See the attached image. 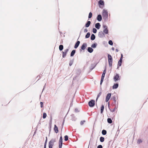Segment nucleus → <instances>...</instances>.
<instances>
[{"label": "nucleus", "mask_w": 148, "mask_h": 148, "mask_svg": "<svg viewBox=\"0 0 148 148\" xmlns=\"http://www.w3.org/2000/svg\"><path fill=\"white\" fill-rule=\"evenodd\" d=\"M103 33L104 34H107L108 33V29H104L103 30Z\"/></svg>", "instance_id": "nucleus-24"}, {"label": "nucleus", "mask_w": 148, "mask_h": 148, "mask_svg": "<svg viewBox=\"0 0 148 148\" xmlns=\"http://www.w3.org/2000/svg\"><path fill=\"white\" fill-rule=\"evenodd\" d=\"M106 73V68H105V70L103 71V73L101 77H104Z\"/></svg>", "instance_id": "nucleus-25"}, {"label": "nucleus", "mask_w": 148, "mask_h": 148, "mask_svg": "<svg viewBox=\"0 0 148 148\" xmlns=\"http://www.w3.org/2000/svg\"><path fill=\"white\" fill-rule=\"evenodd\" d=\"M56 139L55 138L51 139L49 142V148H52L54 145V143L56 142Z\"/></svg>", "instance_id": "nucleus-3"}, {"label": "nucleus", "mask_w": 148, "mask_h": 148, "mask_svg": "<svg viewBox=\"0 0 148 148\" xmlns=\"http://www.w3.org/2000/svg\"><path fill=\"white\" fill-rule=\"evenodd\" d=\"M64 138H65L64 140L65 141H67V140H68V136L67 135H65L64 136Z\"/></svg>", "instance_id": "nucleus-40"}, {"label": "nucleus", "mask_w": 148, "mask_h": 148, "mask_svg": "<svg viewBox=\"0 0 148 148\" xmlns=\"http://www.w3.org/2000/svg\"><path fill=\"white\" fill-rule=\"evenodd\" d=\"M143 142L142 140L141 139H138L137 141V143L138 144H139L140 143H142Z\"/></svg>", "instance_id": "nucleus-33"}, {"label": "nucleus", "mask_w": 148, "mask_h": 148, "mask_svg": "<svg viewBox=\"0 0 148 148\" xmlns=\"http://www.w3.org/2000/svg\"><path fill=\"white\" fill-rule=\"evenodd\" d=\"M120 79L119 75L118 74H116V75L114 77V79L115 82H116L118 80H120Z\"/></svg>", "instance_id": "nucleus-7"}, {"label": "nucleus", "mask_w": 148, "mask_h": 148, "mask_svg": "<svg viewBox=\"0 0 148 148\" xmlns=\"http://www.w3.org/2000/svg\"><path fill=\"white\" fill-rule=\"evenodd\" d=\"M102 16L103 19L105 21H106L108 20V14L107 10L105 9L103 10L102 12Z\"/></svg>", "instance_id": "nucleus-1"}, {"label": "nucleus", "mask_w": 148, "mask_h": 148, "mask_svg": "<svg viewBox=\"0 0 148 148\" xmlns=\"http://www.w3.org/2000/svg\"><path fill=\"white\" fill-rule=\"evenodd\" d=\"M111 93H108L106 97V102H107L109 101V99H110V97L111 96Z\"/></svg>", "instance_id": "nucleus-11"}, {"label": "nucleus", "mask_w": 148, "mask_h": 148, "mask_svg": "<svg viewBox=\"0 0 148 148\" xmlns=\"http://www.w3.org/2000/svg\"><path fill=\"white\" fill-rule=\"evenodd\" d=\"M54 130L55 132L56 133H58V127L56 125H54Z\"/></svg>", "instance_id": "nucleus-19"}, {"label": "nucleus", "mask_w": 148, "mask_h": 148, "mask_svg": "<svg viewBox=\"0 0 148 148\" xmlns=\"http://www.w3.org/2000/svg\"><path fill=\"white\" fill-rule=\"evenodd\" d=\"M44 148H46V146H44Z\"/></svg>", "instance_id": "nucleus-57"}, {"label": "nucleus", "mask_w": 148, "mask_h": 148, "mask_svg": "<svg viewBox=\"0 0 148 148\" xmlns=\"http://www.w3.org/2000/svg\"><path fill=\"white\" fill-rule=\"evenodd\" d=\"M95 38V36L94 34H92L90 37V39L91 40H93Z\"/></svg>", "instance_id": "nucleus-22"}, {"label": "nucleus", "mask_w": 148, "mask_h": 148, "mask_svg": "<svg viewBox=\"0 0 148 148\" xmlns=\"http://www.w3.org/2000/svg\"><path fill=\"white\" fill-rule=\"evenodd\" d=\"M64 121H63V122L62 124V128L63 127V126L64 125Z\"/></svg>", "instance_id": "nucleus-53"}, {"label": "nucleus", "mask_w": 148, "mask_h": 148, "mask_svg": "<svg viewBox=\"0 0 148 148\" xmlns=\"http://www.w3.org/2000/svg\"><path fill=\"white\" fill-rule=\"evenodd\" d=\"M96 66V65H94V64H92L91 66L90 67V70H92Z\"/></svg>", "instance_id": "nucleus-31"}, {"label": "nucleus", "mask_w": 148, "mask_h": 148, "mask_svg": "<svg viewBox=\"0 0 148 148\" xmlns=\"http://www.w3.org/2000/svg\"><path fill=\"white\" fill-rule=\"evenodd\" d=\"M71 116L72 117V118L73 120H75L76 119L75 117L74 116V115L73 114H72L71 115Z\"/></svg>", "instance_id": "nucleus-37"}, {"label": "nucleus", "mask_w": 148, "mask_h": 148, "mask_svg": "<svg viewBox=\"0 0 148 148\" xmlns=\"http://www.w3.org/2000/svg\"><path fill=\"white\" fill-rule=\"evenodd\" d=\"M103 112H101V113H102Z\"/></svg>", "instance_id": "nucleus-58"}, {"label": "nucleus", "mask_w": 148, "mask_h": 148, "mask_svg": "<svg viewBox=\"0 0 148 148\" xmlns=\"http://www.w3.org/2000/svg\"><path fill=\"white\" fill-rule=\"evenodd\" d=\"M112 50L113 51H114V47H112Z\"/></svg>", "instance_id": "nucleus-52"}, {"label": "nucleus", "mask_w": 148, "mask_h": 148, "mask_svg": "<svg viewBox=\"0 0 148 148\" xmlns=\"http://www.w3.org/2000/svg\"><path fill=\"white\" fill-rule=\"evenodd\" d=\"M101 94H102V92H100L99 93L98 95H97V98H96V102H97L98 98L100 96V95H101Z\"/></svg>", "instance_id": "nucleus-29"}, {"label": "nucleus", "mask_w": 148, "mask_h": 148, "mask_svg": "<svg viewBox=\"0 0 148 148\" xmlns=\"http://www.w3.org/2000/svg\"><path fill=\"white\" fill-rule=\"evenodd\" d=\"M103 27L104 29H108V27L106 25H103Z\"/></svg>", "instance_id": "nucleus-41"}, {"label": "nucleus", "mask_w": 148, "mask_h": 148, "mask_svg": "<svg viewBox=\"0 0 148 148\" xmlns=\"http://www.w3.org/2000/svg\"><path fill=\"white\" fill-rule=\"evenodd\" d=\"M104 138L103 137H101L100 138V141L103 142L104 141Z\"/></svg>", "instance_id": "nucleus-30"}, {"label": "nucleus", "mask_w": 148, "mask_h": 148, "mask_svg": "<svg viewBox=\"0 0 148 148\" xmlns=\"http://www.w3.org/2000/svg\"><path fill=\"white\" fill-rule=\"evenodd\" d=\"M47 137H46V139L45 140V143L44 146H46V144H47Z\"/></svg>", "instance_id": "nucleus-44"}, {"label": "nucleus", "mask_w": 148, "mask_h": 148, "mask_svg": "<svg viewBox=\"0 0 148 148\" xmlns=\"http://www.w3.org/2000/svg\"><path fill=\"white\" fill-rule=\"evenodd\" d=\"M119 86V84L118 83H116L114 84L112 86V88L113 89L117 88Z\"/></svg>", "instance_id": "nucleus-18"}, {"label": "nucleus", "mask_w": 148, "mask_h": 148, "mask_svg": "<svg viewBox=\"0 0 148 148\" xmlns=\"http://www.w3.org/2000/svg\"><path fill=\"white\" fill-rule=\"evenodd\" d=\"M97 19L99 21H100L102 19V17L101 14H99L97 17Z\"/></svg>", "instance_id": "nucleus-14"}, {"label": "nucleus", "mask_w": 148, "mask_h": 148, "mask_svg": "<svg viewBox=\"0 0 148 148\" xmlns=\"http://www.w3.org/2000/svg\"><path fill=\"white\" fill-rule=\"evenodd\" d=\"M114 112H108V114L109 115L110 117H113L114 116V114L115 113Z\"/></svg>", "instance_id": "nucleus-13"}, {"label": "nucleus", "mask_w": 148, "mask_h": 148, "mask_svg": "<svg viewBox=\"0 0 148 148\" xmlns=\"http://www.w3.org/2000/svg\"><path fill=\"white\" fill-rule=\"evenodd\" d=\"M104 4V1L102 0H100L98 2V4L100 7H101V5H103Z\"/></svg>", "instance_id": "nucleus-12"}, {"label": "nucleus", "mask_w": 148, "mask_h": 148, "mask_svg": "<svg viewBox=\"0 0 148 148\" xmlns=\"http://www.w3.org/2000/svg\"><path fill=\"white\" fill-rule=\"evenodd\" d=\"M107 121L108 123H111L112 122V121L110 118H108L107 119Z\"/></svg>", "instance_id": "nucleus-32"}, {"label": "nucleus", "mask_w": 148, "mask_h": 148, "mask_svg": "<svg viewBox=\"0 0 148 148\" xmlns=\"http://www.w3.org/2000/svg\"><path fill=\"white\" fill-rule=\"evenodd\" d=\"M80 43V42L79 41H77V42L75 43V46L74 48L75 49L77 48L78 47L79 44Z\"/></svg>", "instance_id": "nucleus-17"}, {"label": "nucleus", "mask_w": 148, "mask_h": 148, "mask_svg": "<svg viewBox=\"0 0 148 148\" xmlns=\"http://www.w3.org/2000/svg\"><path fill=\"white\" fill-rule=\"evenodd\" d=\"M73 60H71L70 61L69 65L70 66H71L72 65V64L73 63Z\"/></svg>", "instance_id": "nucleus-35"}, {"label": "nucleus", "mask_w": 148, "mask_h": 148, "mask_svg": "<svg viewBox=\"0 0 148 148\" xmlns=\"http://www.w3.org/2000/svg\"><path fill=\"white\" fill-rule=\"evenodd\" d=\"M107 133L106 131L105 130H103L102 131V134L103 135H105Z\"/></svg>", "instance_id": "nucleus-28"}, {"label": "nucleus", "mask_w": 148, "mask_h": 148, "mask_svg": "<svg viewBox=\"0 0 148 148\" xmlns=\"http://www.w3.org/2000/svg\"><path fill=\"white\" fill-rule=\"evenodd\" d=\"M103 81V80H102L101 79L100 83V84L101 85L102 84Z\"/></svg>", "instance_id": "nucleus-49"}, {"label": "nucleus", "mask_w": 148, "mask_h": 148, "mask_svg": "<svg viewBox=\"0 0 148 148\" xmlns=\"http://www.w3.org/2000/svg\"><path fill=\"white\" fill-rule=\"evenodd\" d=\"M97 45V44L96 43H94L91 45V47L92 48H95L96 47Z\"/></svg>", "instance_id": "nucleus-23"}, {"label": "nucleus", "mask_w": 148, "mask_h": 148, "mask_svg": "<svg viewBox=\"0 0 148 148\" xmlns=\"http://www.w3.org/2000/svg\"><path fill=\"white\" fill-rule=\"evenodd\" d=\"M92 13L91 12H90L89 14V15H88V18H91L92 17Z\"/></svg>", "instance_id": "nucleus-34"}, {"label": "nucleus", "mask_w": 148, "mask_h": 148, "mask_svg": "<svg viewBox=\"0 0 148 148\" xmlns=\"http://www.w3.org/2000/svg\"><path fill=\"white\" fill-rule=\"evenodd\" d=\"M90 23L91 22L90 21H87V23L85 24V26L86 27H88L89 26Z\"/></svg>", "instance_id": "nucleus-20"}, {"label": "nucleus", "mask_w": 148, "mask_h": 148, "mask_svg": "<svg viewBox=\"0 0 148 148\" xmlns=\"http://www.w3.org/2000/svg\"><path fill=\"white\" fill-rule=\"evenodd\" d=\"M116 52H118L119 51V50L118 49H116Z\"/></svg>", "instance_id": "nucleus-54"}, {"label": "nucleus", "mask_w": 148, "mask_h": 148, "mask_svg": "<svg viewBox=\"0 0 148 148\" xmlns=\"http://www.w3.org/2000/svg\"><path fill=\"white\" fill-rule=\"evenodd\" d=\"M88 105L90 107H92L95 105V101L93 100H91L88 102Z\"/></svg>", "instance_id": "nucleus-5"}, {"label": "nucleus", "mask_w": 148, "mask_h": 148, "mask_svg": "<svg viewBox=\"0 0 148 148\" xmlns=\"http://www.w3.org/2000/svg\"><path fill=\"white\" fill-rule=\"evenodd\" d=\"M92 32L94 33H96L97 32V29L95 28H93Z\"/></svg>", "instance_id": "nucleus-38"}, {"label": "nucleus", "mask_w": 148, "mask_h": 148, "mask_svg": "<svg viewBox=\"0 0 148 148\" xmlns=\"http://www.w3.org/2000/svg\"><path fill=\"white\" fill-rule=\"evenodd\" d=\"M108 57L109 66L112 68V62L113 61L112 57L110 54H108Z\"/></svg>", "instance_id": "nucleus-2"}, {"label": "nucleus", "mask_w": 148, "mask_h": 148, "mask_svg": "<svg viewBox=\"0 0 148 148\" xmlns=\"http://www.w3.org/2000/svg\"><path fill=\"white\" fill-rule=\"evenodd\" d=\"M88 32V30L87 29H84V33H86Z\"/></svg>", "instance_id": "nucleus-48"}, {"label": "nucleus", "mask_w": 148, "mask_h": 148, "mask_svg": "<svg viewBox=\"0 0 148 148\" xmlns=\"http://www.w3.org/2000/svg\"><path fill=\"white\" fill-rule=\"evenodd\" d=\"M76 52V50H72L70 56L71 57L73 56L75 54Z\"/></svg>", "instance_id": "nucleus-21"}, {"label": "nucleus", "mask_w": 148, "mask_h": 148, "mask_svg": "<svg viewBox=\"0 0 148 148\" xmlns=\"http://www.w3.org/2000/svg\"><path fill=\"white\" fill-rule=\"evenodd\" d=\"M98 36L100 38H103L105 37L104 33L102 31H100L98 34Z\"/></svg>", "instance_id": "nucleus-9"}, {"label": "nucleus", "mask_w": 148, "mask_h": 148, "mask_svg": "<svg viewBox=\"0 0 148 148\" xmlns=\"http://www.w3.org/2000/svg\"><path fill=\"white\" fill-rule=\"evenodd\" d=\"M103 147L101 145H99L97 147V148H102Z\"/></svg>", "instance_id": "nucleus-45"}, {"label": "nucleus", "mask_w": 148, "mask_h": 148, "mask_svg": "<svg viewBox=\"0 0 148 148\" xmlns=\"http://www.w3.org/2000/svg\"><path fill=\"white\" fill-rule=\"evenodd\" d=\"M63 49V46L62 45H60L59 46V49L60 51H62Z\"/></svg>", "instance_id": "nucleus-26"}, {"label": "nucleus", "mask_w": 148, "mask_h": 148, "mask_svg": "<svg viewBox=\"0 0 148 148\" xmlns=\"http://www.w3.org/2000/svg\"><path fill=\"white\" fill-rule=\"evenodd\" d=\"M85 120L81 121L80 122L81 125H82L84 124V123H85Z\"/></svg>", "instance_id": "nucleus-43"}, {"label": "nucleus", "mask_w": 148, "mask_h": 148, "mask_svg": "<svg viewBox=\"0 0 148 148\" xmlns=\"http://www.w3.org/2000/svg\"><path fill=\"white\" fill-rule=\"evenodd\" d=\"M76 77H74L73 78V80H75V79Z\"/></svg>", "instance_id": "nucleus-55"}, {"label": "nucleus", "mask_w": 148, "mask_h": 148, "mask_svg": "<svg viewBox=\"0 0 148 148\" xmlns=\"http://www.w3.org/2000/svg\"><path fill=\"white\" fill-rule=\"evenodd\" d=\"M87 50L90 53H92L93 51V49L91 47H88L87 48Z\"/></svg>", "instance_id": "nucleus-15"}, {"label": "nucleus", "mask_w": 148, "mask_h": 148, "mask_svg": "<svg viewBox=\"0 0 148 148\" xmlns=\"http://www.w3.org/2000/svg\"><path fill=\"white\" fill-rule=\"evenodd\" d=\"M113 100L115 102H116V97L115 96H114L112 98Z\"/></svg>", "instance_id": "nucleus-46"}, {"label": "nucleus", "mask_w": 148, "mask_h": 148, "mask_svg": "<svg viewBox=\"0 0 148 148\" xmlns=\"http://www.w3.org/2000/svg\"><path fill=\"white\" fill-rule=\"evenodd\" d=\"M87 47V44L86 43H84L81 47V49H80L79 51L81 52L82 50H84Z\"/></svg>", "instance_id": "nucleus-6"}, {"label": "nucleus", "mask_w": 148, "mask_h": 148, "mask_svg": "<svg viewBox=\"0 0 148 148\" xmlns=\"http://www.w3.org/2000/svg\"><path fill=\"white\" fill-rule=\"evenodd\" d=\"M90 35V34L89 32H88L86 34L85 36V38H88L89 37Z\"/></svg>", "instance_id": "nucleus-27"}, {"label": "nucleus", "mask_w": 148, "mask_h": 148, "mask_svg": "<svg viewBox=\"0 0 148 148\" xmlns=\"http://www.w3.org/2000/svg\"><path fill=\"white\" fill-rule=\"evenodd\" d=\"M108 44L111 45H112L113 44V43L112 41L111 40H109L108 41Z\"/></svg>", "instance_id": "nucleus-36"}, {"label": "nucleus", "mask_w": 148, "mask_h": 148, "mask_svg": "<svg viewBox=\"0 0 148 148\" xmlns=\"http://www.w3.org/2000/svg\"><path fill=\"white\" fill-rule=\"evenodd\" d=\"M123 58V55L122 54H121V58L118 62V64H117V69H118L119 66L121 65Z\"/></svg>", "instance_id": "nucleus-4"}, {"label": "nucleus", "mask_w": 148, "mask_h": 148, "mask_svg": "<svg viewBox=\"0 0 148 148\" xmlns=\"http://www.w3.org/2000/svg\"><path fill=\"white\" fill-rule=\"evenodd\" d=\"M104 77H101V80H103H103L104 78Z\"/></svg>", "instance_id": "nucleus-50"}, {"label": "nucleus", "mask_w": 148, "mask_h": 148, "mask_svg": "<svg viewBox=\"0 0 148 148\" xmlns=\"http://www.w3.org/2000/svg\"><path fill=\"white\" fill-rule=\"evenodd\" d=\"M78 109L77 108H76L75 109V111H78Z\"/></svg>", "instance_id": "nucleus-51"}, {"label": "nucleus", "mask_w": 148, "mask_h": 148, "mask_svg": "<svg viewBox=\"0 0 148 148\" xmlns=\"http://www.w3.org/2000/svg\"><path fill=\"white\" fill-rule=\"evenodd\" d=\"M62 138L61 136L60 139L59 144V148H62Z\"/></svg>", "instance_id": "nucleus-8"}, {"label": "nucleus", "mask_w": 148, "mask_h": 148, "mask_svg": "<svg viewBox=\"0 0 148 148\" xmlns=\"http://www.w3.org/2000/svg\"><path fill=\"white\" fill-rule=\"evenodd\" d=\"M115 108H114L113 109V110H112V111H114V110H115Z\"/></svg>", "instance_id": "nucleus-56"}, {"label": "nucleus", "mask_w": 148, "mask_h": 148, "mask_svg": "<svg viewBox=\"0 0 148 148\" xmlns=\"http://www.w3.org/2000/svg\"><path fill=\"white\" fill-rule=\"evenodd\" d=\"M101 26V25L99 23H97L95 24V27L96 28H97L98 29H99L100 27Z\"/></svg>", "instance_id": "nucleus-16"}, {"label": "nucleus", "mask_w": 148, "mask_h": 148, "mask_svg": "<svg viewBox=\"0 0 148 148\" xmlns=\"http://www.w3.org/2000/svg\"><path fill=\"white\" fill-rule=\"evenodd\" d=\"M40 106H41V108H42V106H43L42 105H43V103L42 102H40Z\"/></svg>", "instance_id": "nucleus-47"}, {"label": "nucleus", "mask_w": 148, "mask_h": 148, "mask_svg": "<svg viewBox=\"0 0 148 148\" xmlns=\"http://www.w3.org/2000/svg\"><path fill=\"white\" fill-rule=\"evenodd\" d=\"M68 51L69 49H67L65 50L64 51H62V57L63 58H64L66 56L67 53L68 52Z\"/></svg>", "instance_id": "nucleus-10"}, {"label": "nucleus", "mask_w": 148, "mask_h": 148, "mask_svg": "<svg viewBox=\"0 0 148 148\" xmlns=\"http://www.w3.org/2000/svg\"><path fill=\"white\" fill-rule=\"evenodd\" d=\"M47 116L46 114L45 113H44L43 114V115L42 116L43 118L45 119L46 118Z\"/></svg>", "instance_id": "nucleus-42"}, {"label": "nucleus", "mask_w": 148, "mask_h": 148, "mask_svg": "<svg viewBox=\"0 0 148 148\" xmlns=\"http://www.w3.org/2000/svg\"><path fill=\"white\" fill-rule=\"evenodd\" d=\"M104 109V106L102 105H101V110L100 111H103Z\"/></svg>", "instance_id": "nucleus-39"}]
</instances>
